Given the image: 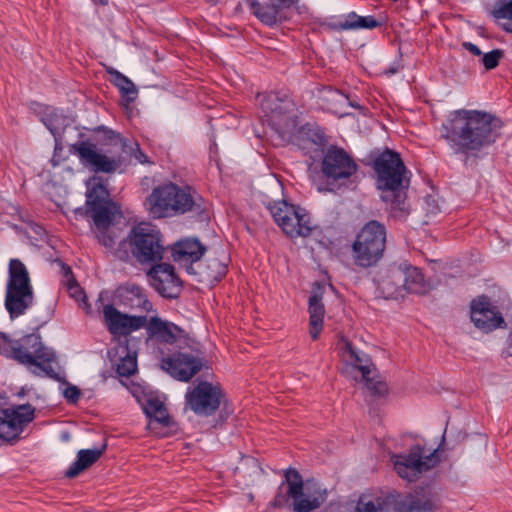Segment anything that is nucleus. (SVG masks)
I'll return each mask as SVG.
<instances>
[{
	"label": "nucleus",
	"instance_id": "obj_1",
	"mask_svg": "<svg viewBox=\"0 0 512 512\" xmlns=\"http://www.w3.org/2000/svg\"><path fill=\"white\" fill-rule=\"evenodd\" d=\"M501 120L482 110L458 109L442 124L441 136L454 154L477 156L500 136Z\"/></svg>",
	"mask_w": 512,
	"mask_h": 512
},
{
	"label": "nucleus",
	"instance_id": "obj_2",
	"mask_svg": "<svg viewBox=\"0 0 512 512\" xmlns=\"http://www.w3.org/2000/svg\"><path fill=\"white\" fill-rule=\"evenodd\" d=\"M373 169L377 176V187L382 191V200L389 205L395 217L406 216L409 211L406 203L409 178L399 153L384 150L375 158Z\"/></svg>",
	"mask_w": 512,
	"mask_h": 512
},
{
	"label": "nucleus",
	"instance_id": "obj_3",
	"mask_svg": "<svg viewBox=\"0 0 512 512\" xmlns=\"http://www.w3.org/2000/svg\"><path fill=\"white\" fill-rule=\"evenodd\" d=\"M285 480L278 488L271 506L289 507L292 512H313L327 500L328 491L315 480L303 481L301 474L293 468L285 471Z\"/></svg>",
	"mask_w": 512,
	"mask_h": 512
},
{
	"label": "nucleus",
	"instance_id": "obj_4",
	"mask_svg": "<svg viewBox=\"0 0 512 512\" xmlns=\"http://www.w3.org/2000/svg\"><path fill=\"white\" fill-rule=\"evenodd\" d=\"M0 354L27 366L37 376L58 379L53 363L56 355L45 347L39 334L31 333L18 340H12L0 332Z\"/></svg>",
	"mask_w": 512,
	"mask_h": 512
},
{
	"label": "nucleus",
	"instance_id": "obj_5",
	"mask_svg": "<svg viewBox=\"0 0 512 512\" xmlns=\"http://www.w3.org/2000/svg\"><path fill=\"white\" fill-rule=\"evenodd\" d=\"M145 205L154 218H165L189 211L206 210L203 197L192 187L166 183L155 187Z\"/></svg>",
	"mask_w": 512,
	"mask_h": 512
},
{
	"label": "nucleus",
	"instance_id": "obj_6",
	"mask_svg": "<svg viewBox=\"0 0 512 512\" xmlns=\"http://www.w3.org/2000/svg\"><path fill=\"white\" fill-rule=\"evenodd\" d=\"M438 503L439 498L434 491L421 488L406 495L388 494L374 499L362 495L354 512H388V506H393L394 512H433Z\"/></svg>",
	"mask_w": 512,
	"mask_h": 512
},
{
	"label": "nucleus",
	"instance_id": "obj_7",
	"mask_svg": "<svg viewBox=\"0 0 512 512\" xmlns=\"http://www.w3.org/2000/svg\"><path fill=\"white\" fill-rule=\"evenodd\" d=\"M35 301L29 271L17 258L10 259L4 305L11 319L24 315Z\"/></svg>",
	"mask_w": 512,
	"mask_h": 512
},
{
	"label": "nucleus",
	"instance_id": "obj_8",
	"mask_svg": "<svg viewBox=\"0 0 512 512\" xmlns=\"http://www.w3.org/2000/svg\"><path fill=\"white\" fill-rule=\"evenodd\" d=\"M386 228L376 221L367 222L357 233L351 247L352 259L356 266L370 268L383 257L386 247Z\"/></svg>",
	"mask_w": 512,
	"mask_h": 512
},
{
	"label": "nucleus",
	"instance_id": "obj_9",
	"mask_svg": "<svg viewBox=\"0 0 512 512\" xmlns=\"http://www.w3.org/2000/svg\"><path fill=\"white\" fill-rule=\"evenodd\" d=\"M342 358L345 363L343 372L349 374L353 370H358L361 373V380L365 383L371 395L381 397L388 393L387 384L372 375L375 366L367 353L354 347L351 342L345 341L342 348Z\"/></svg>",
	"mask_w": 512,
	"mask_h": 512
},
{
	"label": "nucleus",
	"instance_id": "obj_10",
	"mask_svg": "<svg viewBox=\"0 0 512 512\" xmlns=\"http://www.w3.org/2000/svg\"><path fill=\"white\" fill-rule=\"evenodd\" d=\"M131 251L142 264L161 261L165 248L160 231L148 223L134 226L129 234Z\"/></svg>",
	"mask_w": 512,
	"mask_h": 512
},
{
	"label": "nucleus",
	"instance_id": "obj_11",
	"mask_svg": "<svg viewBox=\"0 0 512 512\" xmlns=\"http://www.w3.org/2000/svg\"><path fill=\"white\" fill-rule=\"evenodd\" d=\"M270 212L278 226L291 238L307 237L313 231L310 215L304 208L282 201L270 206Z\"/></svg>",
	"mask_w": 512,
	"mask_h": 512
},
{
	"label": "nucleus",
	"instance_id": "obj_12",
	"mask_svg": "<svg viewBox=\"0 0 512 512\" xmlns=\"http://www.w3.org/2000/svg\"><path fill=\"white\" fill-rule=\"evenodd\" d=\"M379 288L387 296H398L403 290L415 294H424L427 291L422 272L413 266L389 271L379 283Z\"/></svg>",
	"mask_w": 512,
	"mask_h": 512
},
{
	"label": "nucleus",
	"instance_id": "obj_13",
	"mask_svg": "<svg viewBox=\"0 0 512 512\" xmlns=\"http://www.w3.org/2000/svg\"><path fill=\"white\" fill-rule=\"evenodd\" d=\"M70 151L78 157L84 167L94 173H114L123 162L121 156H109L101 152L98 146L89 140L72 144Z\"/></svg>",
	"mask_w": 512,
	"mask_h": 512
},
{
	"label": "nucleus",
	"instance_id": "obj_14",
	"mask_svg": "<svg viewBox=\"0 0 512 512\" xmlns=\"http://www.w3.org/2000/svg\"><path fill=\"white\" fill-rule=\"evenodd\" d=\"M392 461L397 474L408 481H415L419 475L433 468L438 462L436 451L425 454L420 445L410 448L408 454L393 455Z\"/></svg>",
	"mask_w": 512,
	"mask_h": 512
},
{
	"label": "nucleus",
	"instance_id": "obj_15",
	"mask_svg": "<svg viewBox=\"0 0 512 512\" xmlns=\"http://www.w3.org/2000/svg\"><path fill=\"white\" fill-rule=\"evenodd\" d=\"M219 385L208 381H197L185 394L186 405L197 415L211 416L219 408L222 398Z\"/></svg>",
	"mask_w": 512,
	"mask_h": 512
},
{
	"label": "nucleus",
	"instance_id": "obj_16",
	"mask_svg": "<svg viewBox=\"0 0 512 512\" xmlns=\"http://www.w3.org/2000/svg\"><path fill=\"white\" fill-rule=\"evenodd\" d=\"M34 417L35 408L30 404L0 409V440L4 442L17 440Z\"/></svg>",
	"mask_w": 512,
	"mask_h": 512
},
{
	"label": "nucleus",
	"instance_id": "obj_17",
	"mask_svg": "<svg viewBox=\"0 0 512 512\" xmlns=\"http://www.w3.org/2000/svg\"><path fill=\"white\" fill-rule=\"evenodd\" d=\"M88 213L93 220L99 243L108 248L113 247L116 235L112 231L111 226L121 218L120 208L111 201L88 208Z\"/></svg>",
	"mask_w": 512,
	"mask_h": 512
},
{
	"label": "nucleus",
	"instance_id": "obj_18",
	"mask_svg": "<svg viewBox=\"0 0 512 512\" xmlns=\"http://www.w3.org/2000/svg\"><path fill=\"white\" fill-rule=\"evenodd\" d=\"M300 0H248L251 13L264 25L273 27L289 18L290 9Z\"/></svg>",
	"mask_w": 512,
	"mask_h": 512
},
{
	"label": "nucleus",
	"instance_id": "obj_19",
	"mask_svg": "<svg viewBox=\"0 0 512 512\" xmlns=\"http://www.w3.org/2000/svg\"><path fill=\"white\" fill-rule=\"evenodd\" d=\"M470 317L474 325L485 333L506 327L505 319L500 310L489 297L484 295L472 300Z\"/></svg>",
	"mask_w": 512,
	"mask_h": 512
},
{
	"label": "nucleus",
	"instance_id": "obj_20",
	"mask_svg": "<svg viewBox=\"0 0 512 512\" xmlns=\"http://www.w3.org/2000/svg\"><path fill=\"white\" fill-rule=\"evenodd\" d=\"M321 169L327 178L337 181L353 176L358 170V165L343 148L331 146L323 156Z\"/></svg>",
	"mask_w": 512,
	"mask_h": 512
},
{
	"label": "nucleus",
	"instance_id": "obj_21",
	"mask_svg": "<svg viewBox=\"0 0 512 512\" xmlns=\"http://www.w3.org/2000/svg\"><path fill=\"white\" fill-rule=\"evenodd\" d=\"M257 101L267 117L268 124L279 134H283L285 127L288 126L290 117L291 102L289 99L280 98L275 92L268 94H258Z\"/></svg>",
	"mask_w": 512,
	"mask_h": 512
},
{
	"label": "nucleus",
	"instance_id": "obj_22",
	"mask_svg": "<svg viewBox=\"0 0 512 512\" xmlns=\"http://www.w3.org/2000/svg\"><path fill=\"white\" fill-rule=\"evenodd\" d=\"M103 315L106 327L114 337L127 336L134 331H138L144 328L147 321L146 316L122 313L112 304L104 306Z\"/></svg>",
	"mask_w": 512,
	"mask_h": 512
},
{
	"label": "nucleus",
	"instance_id": "obj_23",
	"mask_svg": "<svg viewBox=\"0 0 512 512\" xmlns=\"http://www.w3.org/2000/svg\"><path fill=\"white\" fill-rule=\"evenodd\" d=\"M151 286L163 297H177L181 291L182 282L171 264L160 263L152 266L147 272Z\"/></svg>",
	"mask_w": 512,
	"mask_h": 512
},
{
	"label": "nucleus",
	"instance_id": "obj_24",
	"mask_svg": "<svg viewBox=\"0 0 512 512\" xmlns=\"http://www.w3.org/2000/svg\"><path fill=\"white\" fill-rule=\"evenodd\" d=\"M202 365L199 358L182 352L174 353L161 361V368L182 382L191 380L201 370Z\"/></svg>",
	"mask_w": 512,
	"mask_h": 512
},
{
	"label": "nucleus",
	"instance_id": "obj_25",
	"mask_svg": "<svg viewBox=\"0 0 512 512\" xmlns=\"http://www.w3.org/2000/svg\"><path fill=\"white\" fill-rule=\"evenodd\" d=\"M175 262L183 266L190 275L195 273L197 264L204 255L206 248L197 239L180 240L171 247Z\"/></svg>",
	"mask_w": 512,
	"mask_h": 512
},
{
	"label": "nucleus",
	"instance_id": "obj_26",
	"mask_svg": "<svg viewBox=\"0 0 512 512\" xmlns=\"http://www.w3.org/2000/svg\"><path fill=\"white\" fill-rule=\"evenodd\" d=\"M148 335V339L165 344H173L176 342L178 334L182 331L177 325L164 321L159 317H151L147 319L144 326Z\"/></svg>",
	"mask_w": 512,
	"mask_h": 512
},
{
	"label": "nucleus",
	"instance_id": "obj_27",
	"mask_svg": "<svg viewBox=\"0 0 512 512\" xmlns=\"http://www.w3.org/2000/svg\"><path fill=\"white\" fill-rule=\"evenodd\" d=\"M381 23L374 16H359L355 12H350L343 19L331 21L326 27L332 31H347L359 29H374Z\"/></svg>",
	"mask_w": 512,
	"mask_h": 512
},
{
	"label": "nucleus",
	"instance_id": "obj_28",
	"mask_svg": "<svg viewBox=\"0 0 512 512\" xmlns=\"http://www.w3.org/2000/svg\"><path fill=\"white\" fill-rule=\"evenodd\" d=\"M41 121L54 139L62 138L65 128L70 125V119L61 110L50 106L43 108Z\"/></svg>",
	"mask_w": 512,
	"mask_h": 512
},
{
	"label": "nucleus",
	"instance_id": "obj_29",
	"mask_svg": "<svg viewBox=\"0 0 512 512\" xmlns=\"http://www.w3.org/2000/svg\"><path fill=\"white\" fill-rule=\"evenodd\" d=\"M105 450L106 444H104L101 448L82 449L78 451L76 460L67 469L65 475L68 478L76 477L82 471L97 462Z\"/></svg>",
	"mask_w": 512,
	"mask_h": 512
},
{
	"label": "nucleus",
	"instance_id": "obj_30",
	"mask_svg": "<svg viewBox=\"0 0 512 512\" xmlns=\"http://www.w3.org/2000/svg\"><path fill=\"white\" fill-rule=\"evenodd\" d=\"M308 312H309V325H310V336L313 340H316L323 328V319L325 315V307L322 302V296L318 293H313L309 297L308 301Z\"/></svg>",
	"mask_w": 512,
	"mask_h": 512
},
{
	"label": "nucleus",
	"instance_id": "obj_31",
	"mask_svg": "<svg viewBox=\"0 0 512 512\" xmlns=\"http://www.w3.org/2000/svg\"><path fill=\"white\" fill-rule=\"evenodd\" d=\"M226 272V265L217 258H212L207 260L206 263L200 261L192 275L196 276L199 282H217L226 275Z\"/></svg>",
	"mask_w": 512,
	"mask_h": 512
},
{
	"label": "nucleus",
	"instance_id": "obj_32",
	"mask_svg": "<svg viewBox=\"0 0 512 512\" xmlns=\"http://www.w3.org/2000/svg\"><path fill=\"white\" fill-rule=\"evenodd\" d=\"M143 410L148 418H150L149 425L154 423L162 426H168L170 422L168 411L162 401L155 397H148L143 404Z\"/></svg>",
	"mask_w": 512,
	"mask_h": 512
},
{
	"label": "nucleus",
	"instance_id": "obj_33",
	"mask_svg": "<svg viewBox=\"0 0 512 512\" xmlns=\"http://www.w3.org/2000/svg\"><path fill=\"white\" fill-rule=\"evenodd\" d=\"M87 200L88 208L111 202L109 192L106 187L99 182L97 177L91 178L88 183Z\"/></svg>",
	"mask_w": 512,
	"mask_h": 512
},
{
	"label": "nucleus",
	"instance_id": "obj_34",
	"mask_svg": "<svg viewBox=\"0 0 512 512\" xmlns=\"http://www.w3.org/2000/svg\"><path fill=\"white\" fill-rule=\"evenodd\" d=\"M116 371L122 377L132 376L137 371V353L125 348V354L120 356Z\"/></svg>",
	"mask_w": 512,
	"mask_h": 512
},
{
	"label": "nucleus",
	"instance_id": "obj_35",
	"mask_svg": "<svg viewBox=\"0 0 512 512\" xmlns=\"http://www.w3.org/2000/svg\"><path fill=\"white\" fill-rule=\"evenodd\" d=\"M108 73L113 77V83L117 86L121 93L134 99L137 95V88L134 83L125 75L114 68L108 69Z\"/></svg>",
	"mask_w": 512,
	"mask_h": 512
},
{
	"label": "nucleus",
	"instance_id": "obj_36",
	"mask_svg": "<svg viewBox=\"0 0 512 512\" xmlns=\"http://www.w3.org/2000/svg\"><path fill=\"white\" fill-rule=\"evenodd\" d=\"M326 100L328 102H331L334 104L332 108L335 110H343L344 108L351 106V107H359L358 105L353 104L350 102L349 98L336 89H329L327 91V95L325 96Z\"/></svg>",
	"mask_w": 512,
	"mask_h": 512
},
{
	"label": "nucleus",
	"instance_id": "obj_37",
	"mask_svg": "<svg viewBox=\"0 0 512 512\" xmlns=\"http://www.w3.org/2000/svg\"><path fill=\"white\" fill-rule=\"evenodd\" d=\"M491 15L495 19L512 20V0H498L491 10Z\"/></svg>",
	"mask_w": 512,
	"mask_h": 512
},
{
	"label": "nucleus",
	"instance_id": "obj_38",
	"mask_svg": "<svg viewBox=\"0 0 512 512\" xmlns=\"http://www.w3.org/2000/svg\"><path fill=\"white\" fill-rule=\"evenodd\" d=\"M504 57V51L501 49H494L490 52L484 53L481 57V64L486 70L495 69L500 60Z\"/></svg>",
	"mask_w": 512,
	"mask_h": 512
},
{
	"label": "nucleus",
	"instance_id": "obj_39",
	"mask_svg": "<svg viewBox=\"0 0 512 512\" xmlns=\"http://www.w3.org/2000/svg\"><path fill=\"white\" fill-rule=\"evenodd\" d=\"M62 152H63L62 138H57V139H55L54 153L50 160L51 164L54 167L59 166L64 161V158L62 157Z\"/></svg>",
	"mask_w": 512,
	"mask_h": 512
},
{
	"label": "nucleus",
	"instance_id": "obj_40",
	"mask_svg": "<svg viewBox=\"0 0 512 512\" xmlns=\"http://www.w3.org/2000/svg\"><path fill=\"white\" fill-rule=\"evenodd\" d=\"M63 395L69 403L75 404L79 400L81 392L78 387L69 385L64 389Z\"/></svg>",
	"mask_w": 512,
	"mask_h": 512
},
{
	"label": "nucleus",
	"instance_id": "obj_41",
	"mask_svg": "<svg viewBox=\"0 0 512 512\" xmlns=\"http://www.w3.org/2000/svg\"><path fill=\"white\" fill-rule=\"evenodd\" d=\"M463 47L473 55L482 56L484 54L477 45L471 42H464Z\"/></svg>",
	"mask_w": 512,
	"mask_h": 512
},
{
	"label": "nucleus",
	"instance_id": "obj_42",
	"mask_svg": "<svg viewBox=\"0 0 512 512\" xmlns=\"http://www.w3.org/2000/svg\"><path fill=\"white\" fill-rule=\"evenodd\" d=\"M136 146V152L134 154L135 158L140 162V163H147L148 162V157L145 153H143L140 148H139V145L138 144H135Z\"/></svg>",
	"mask_w": 512,
	"mask_h": 512
},
{
	"label": "nucleus",
	"instance_id": "obj_43",
	"mask_svg": "<svg viewBox=\"0 0 512 512\" xmlns=\"http://www.w3.org/2000/svg\"><path fill=\"white\" fill-rule=\"evenodd\" d=\"M61 269H62L63 274H64L65 277L72 276V270H71V268L68 265H66L64 263H61Z\"/></svg>",
	"mask_w": 512,
	"mask_h": 512
},
{
	"label": "nucleus",
	"instance_id": "obj_44",
	"mask_svg": "<svg viewBox=\"0 0 512 512\" xmlns=\"http://www.w3.org/2000/svg\"><path fill=\"white\" fill-rule=\"evenodd\" d=\"M69 290L72 291L74 296H75L76 292L79 290V286L76 284V282L73 279H69Z\"/></svg>",
	"mask_w": 512,
	"mask_h": 512
},
{
	"label": "nucleus",
	"instance_id": "obj_45",
	"mask_svg": "<svg viewBox=\"0 0 512 512\" xmlns=\"http://www.w3.org/2000/svg\"><path fill=\"white\" fill-rule=\"evenodd\" d=\"M108 137H109L110 140L117 139V140H119L123 144V146L125 145V143L123 142V139L121 138V136L119 134L113 132V131H109V136Z\"/></svg>",
	"mask_w": 512,
	"mask_h": 512
},
{
	"label": "nucleus",
	"instance_id": "obj_46",
	"mask_svg": "<svg viewBox=\"0 0 512 512\" xmlns=\"http://www.w3.org/2000/svg\"><path fill=\"white\" fill-rule=\"evenodd\" d=\"M143 309L146 311H150L152 309V304L149 300L144 299L142 302Z\"/></svg>",
	"mask_w": 512,
	"mask_h": 512
},
{
	"label": "nucleus",
	"instance_id": "obj_47",
	"mask_svg": "<svg viewBox=\"0 0 512 512\" xmlns=\"http://www.w3.org/2000/svg\"><path fill=\"white\" fill-rule=\"evenodd\" d=\"M503 30H505L506 32L508 33H511L512 34V24H504L502 26Z\"/></svg>",
	"mask_w": 512,
	"mask_h": 512
},
{
	"label": "nucleus",
	"instance_id": "obj_48",
	"mask_svg": "<svg viewBox=\"0 0 512 512\" xmlns=\"http://www.w3.org/2000/svg\"><path fill=\"white\" fill-rule=\"evenodd\" d=\"M507 341L509 342L510 346L512 347V331L509 333Z\"/></svg>",
	"mask_w": 512,
	"mask_h": 512
},
{
	"label": "nucleus",
	"instance_id": "obj_49",
	"mask_svg": "<svg viewBox=\"0 0 512 512\" xmlns=\"http://www.w3.org/2000/svg\"><path fill=\"white\" fill-rule=\"evenodd\" d=\"M389 287L390 288H395V281L394 280H392V279L389 280Z\"/></svg>",
	"mask_w": 512,
	"mask_h": 512
},
{
	"label": "nucleus",
	"instance_id": "obj_50",
	"mask_svg": "<svg viewBox=\"0 0 512 512\" xmlns=\"http://www.w3.org/2000/svg\"><path fill=\"white\" fill-rule=\"evenodd\" d=\"M99 2L102 4V5H106L108 3V0H99Z\"/></svg>",
	"mask_w": 512,
	"mask_h": 512
}]
</instances>
